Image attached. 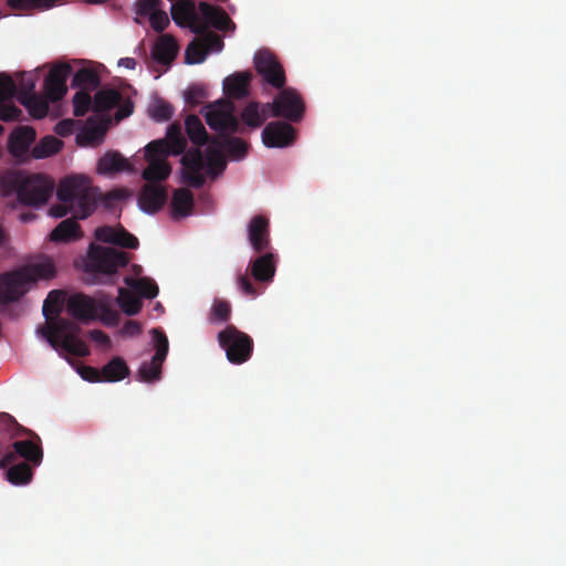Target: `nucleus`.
Returning a JSON list of instances; mask_svg holds the SVG:
<instances>
[{"label": "nucleus", "instance_id": "17", "mask_svg": "<svg viewBox=\"0 0 566 566\" xmlns=\"http://www.w3.org/2000/svg\"><path fill=\"white\" fill-rule=\"evenodd\" d=\"M67 313L81 323H88L97 318V301L84 293H74L66 303Z\"/></svg>", "mask_w": 566, "mask_h": 566}, {"label": "nucleus", "instance_id": "34", "mask_svg": "<svg viewBox=\"0 0 566 566\" xmlns=\"http://www.w3.org/2000/svg\"><path fill=\"white\" fill-rule=\"evenodd\" d=\"M101 81L98 74L91 69H80L73 76L71 86L80 91H91L98 87Z\"/></svg>", "mask_w": 566, "mask_h": 566}, {"label": "nucleus", "instance_id": "49", "mask_svg": "<svg viewBox=\"0 0 566 566\" xmlns=\"http://www.w3.org/2000/svg\"><path fill=\"white\" fill-rule=\"evenodd\" d=\"M207 98L206 90L200 85H192L185 92V101L192 106L201 104Z\"/></svg>", "mask_w": 566, "mask_h": 566}, {"label": "nucleus", "instance_id": "50", "mask_svg": "<svg viewBox=\"0 0 566 566\" xmlns=\"http://www.w3.org/2000/svg\"><path fill=\"white\" fill-rule=\"evenodd\" d=\"M148 18H149L151 28L156 32H163L169 24L168 14L160 9H158L156 12L150 14Z\"/></svg>", "mask_w": 566, "mask_h": 566}, {"label": "nucleus", "instance_id": "45", "mask_svg": "<svg viewBox=\"0 0 566 566\" xmlns=\"http://www.w3.org/2000/svg\"><path fill=\"white\" fill-rule=\"evenodd\" d=\"M209 27L210 25H207V28ZM198 34L201 35V41L207 49V53L220 52L223 49V39L216 32L209 31V29H205L203 32H199Z\"/></svg>", "mask_w": 566, "mask_h": 566}, {"label": "nucleus", "instance_id": "35", "mask_svg": "<svg viewBox=\"0 0 566 566\" xmlns=\"http://www.w3.org/2000/svg\"><path fill=\"white\" fill-rule=\"evenodd\" d=\"M18 101L29 111L30 115L35 119L44 118L49 112V102L39 97L36 94L32 96H18Z\"/></svg>", "mask_w": 566, "mask_h": 566}, {"label": "nucleus", "instance_id": "42", "mask_svg": "<svg viewBox=\"0 0 566 566\" xmlns=\"http://www.w3.org/2000/svg\"><path fill=\"white\" fill-rule=\"evenodd\" d=\"M174 107L163 98H157L149 107V115L157 122H166L171 118Z\"/></svg>", "mask_w": 566, "mask_h": 566}, {"label": "nucleus", "instance_id": "40", "mask_svg": "<svg viewBox=\"0 0 566 566\" xmlns=\"http://www.w3.org/2000/svg\"><path fill=\"white\" fill-rule=\"evenodd\" d=\"M64 293L62 291L53 290L48 294L42 307L43 315L46 319L59 315L64 302Z\"/></svg>", "mask_w": 566, "mask_h": 566}, {"label": "nucleus", "instance_id": "47", "mask_svg": "<svg viewBox=\"0 0 566 566\" xmlns=\"http://www.w3.org/2000/svg\"><path fill=\"white\" fill-rule=\"evenodd\" d=\"M17 94V84L7 74H0V102H7Z\"/></svg>", "mask_w": 566, "mask_h": 566}, {"label": "nucleus", "instance_id": "39", "mask_svg": "<svg viewBox=\"0 0 566 566\" xmlns=\"http://www.w3.org/2000/svg\"><path fill=\"white\" fill-rule=\"evenodd\" d=\"M242 122L250 128H259L264 124V115L261 114V103L252 101L241 112Z\"/></svg>", "mask_w": 566, "mask_h": 566}, {"label": "nucleus", "instance_id": "48", "mask_svg": "<svg viewBox=\"0 0 566 566\" xmlns=\"http://www.w3.org/2000/svg\"><path fill=\"white\" fill-rule=\"evenodd\" d=\"M22 111L12 103L0 102V119L3 122L20 120Z\"/></svg>", "mask_w": 566, "mask_h": 566}, {"label": "nucleus", "instance_id": "19", "mask_svg": "<svg viewBox=\"0 0 566 566\" xmlns=\"http://www.w3.org/2000/svg\"><path fill=\"white\" fill-rule=\"evenodd\" d=\"M167 200V190L158 184H146L138 196L139 208L147 213L159 211Z\"/></svg>", "mask_w": 566, "mask_h": 566}, {"label": "nucleus", "instance_id": "8", "mask_svg": "<svg viewBox=\"0 0 566 566\" xmlns=\"http://www.w3.org/2000/svg\"><path fill=\"white\" fill-rule=\"evenodd\" d=\"M221 348L226 350L230 363L240 365L250 359L253 352L252 338L239 331L234 325H228L218 334Z\"/></svg>", "mask_w": 566, "mask_h": 566}, {"label": "nucleus", "instance_id": "38", "mask_svg": "<svg viewBox=\"0 0 566 566\" xmlns=\"http://www.w3.org/2000/svg\"><path fill=\"white\" fill-rule=\"evenodd\" d=\"M206 160L211 175L216 176L226 169L223 153L220 147L212 144V139L206 149Z\"/></svg>", "mask_w": 566, "mask_h": 566}, {"label": "nucleus", "instance_id": "18", "mask_svg": "<svg viewBox=\"0 0 566 566\" xmlns=\"http://www.w3.org/2000/svg\"><path fill=\"white\" fill-rule=\"evenodd\" d=\"M248 239L252 249L261 253L270 247V221L265 216H254L248 224Z\"/></svg>", "mask_w": 566, "mask_h": 566}, {"label": "nucleus", "instance_id": "44", "mask_svg": "<svg viewBox=\"0 0 566 566\" xmlns=\"http://www.w3.org/2000/svg\"><path fill=\"white\" fill-rule=\"evenodd\" d=\"M98 313L97 318L107 326H115L118 324L119 314L113 306L106 302H97Z\"/></svg>", "mask_w": 566, "mask_h": 566}, {"label": "nucleus", "instance_id": "6", "mask_svg": "<svg viewBox=\"0 0 566 566\" xmlns=\"http://www.w3.org/2000/svg\"><path fill=\"white\" fill-rule=\"evenodd\" d=\"M8 182L15 191L18 201L25 206L44 205L53 191V182L41 174L27 177L14 175Z\"/></svg>", "mask_w": 566, "mask_h": 566}, {"label": "nucleus", "instance_id": "60", "mask_svg": "<svg viewBox=\"0 0 566 566\" xmlns=\"http://www.w3.org/2000/svg\"><path fill=\"white\" fill-rule=\"evenodd\" d=\"M136 60L133 57H123L119 60L118 65L124 66L129 70H134L136 67Z\"/></svg>", "mask_w": 566, "mask_h": 566}, {"label": "nucleus", "instance_id": "16", "mask_svg": "<svg viewBox=\"0 0 566 566\" xmlns=\"http://www.w3.org/2000/svg\"><path fill=\"white\" fill-rule=\"evenodd\" d=\"M13 452L6 453L1 460H0V468L4 469L9 465H11L15 460L17 457L23 458L27 463H31L32 465L36 467L40 465L43 458V451L39 443L34 442L33 440H20L15 441L12 444Z\"/></svg>", "mask_w": 566, "mask_h": 566}, {"label": "nucleus", "instance_id": "1", "mask_svg": "<svg viewBox=\"0 0 566 566\" xmlns=\"http://www.w3.org/2000/svg\"><path fill=\"white\" fill-rule=\"evenodd\" d=\"M60 201L50 208V216L63 218L72 212L75 218L86 219L97 208L102 193L88 177L77 175L63 178L56 189Z\"/></svg>", "mask_w": 566, "mask_h": 566}, {"label": "nucleus", "instance_id": "46", "mask_svg": "<svg viewBox=\"0 0 566 566\" xmlns=\"http://www.w3.org/2000/svg\"><path fill=\"white\" fill-rule=\"evenodd\" d=\"M231 315V306L229 302L224 300H216L211 308V322L226 323L229 321Z\"/></svg>", "mask_w": 566, "mask_h": 566}, {"label": "nucleus", "instance_id": "23", "mask_svg": "<svg viewBox=\"0 0 566 566\" xmlns=\"http://www.w3.org/2000/svg\"><path fill=\"white\" fill-rule=\"evenodd\" d=\"M96 171L99 175L109 176L122 171H133V168L120 153L111 150L98 159Z\"/></svg>", "mask_w": 566, "mask_h": 566}, {"label": "nucleus", "instance_id": "13", "mask_svg": "<svg viewBox=\"0 0 566 566\" xmlns=\"http://www.w3.org/2000/svg\"><path fill=\"white\" fill-rule=\"evenodd\" d=\"M181 165L184 182L195 188H200L205 185L206 178L201 171L206 166V161L200 146L190 148L186 153L184 151Z\"/></svg>", "mask_w": 566, "mask_h": 566}, {"label": "nucleus", "instance_id": "62", "mask_svg": "<svg viewBox=\"0 0 566 566\" xmlns=\"http://www.w3.org/2000/svg\"><path fill=\"white\" fill-rule=\"evenodd\" d=\"M34 217H35V216H34L33 213H22V214L20 216V219H21V221H23V222H29V221L33 220V219H34Z\"/></svg>", "mask_w": 566, "mask_h": 566}, {"label": "nucleus", "instance_id": "4", "mask_svg": "<svg viewBox=\"0 0 566 566\" xmlns=\"http://www.w3.org/2000/svg\"><path fill=\"white\" fill-rule=\"evenodd\" d=\"M55 266L51 259L30 263L21 269L0 274V305L19 301L38 280L55 276Z\"/></svg>", "mask_w": 566, "mask_h": 566}, {"label": "nucleus", "instance_id": "56", "mask_svg": "<svg viewBox=\"0 0 566 566\" xmlns=\"http://www.w3.org/2000/svg\"><path fill=\"white\" fill-rule=\"evenodd\" d=\"M92 340L99 344L101 346L108 347L111 345V339L106 333L101 329H93L88 333Z\"/></svg>", "mask_w": 566, "mask_h": 566}, {"label": "nucleus", "instance_id": "51", "mask_svg": "<svg viewBox=\"0 0 566 566\" xmlns=\"http://www.w3.org/2000/svg\"><path fill=\"white\" fill-rule=\"evenodd\" d=\"M161 0H138L136 11L139 15L149 17L159 9Z\"/></svg>", "mask_w": 566, "mask_h": 566}, {"label": "nucleus", "instance_id": "43", "mask_svg": "<svg viewBox=\"0 0 566 566\" xmlns=\"http://www.w3.org/2000/svg\"><path fill=\"white\" fill-rule=\"evenodd\" d=\"M93 99L90 91H78L73 97V114L76 117L84 116L92 109Z\"/></svg>", "mask_w": 566, "mask_h": 566}, {"label": "nucleus", "instance_id": "41", "mask_svg": "<svg viewBox=\"0 0 566 566\" xmlns=\"http://www.w3.org/2000/svg\"><path fill=\"white\" fill-rule=\"evenodd\" d=\"M207 54L202 41L195 39L186 48L185 62L187 64H200L206 60Z\"/></svg>", "mask_w": 566, "mask_h": 566}, {"label": "nucleus", "instance_id": "3", "mask_svg": "<svg viewBox=\"0 0 566 566\" xmlns=\"http://www.w3.org/2000/svg\"><path fill=\"white\" fill-rule=\"evenodd\" d=\"M171 18L177 25L188 27L193 33L203 32L207 25L223 32L235 29L234 22L223 9L205 1L199 2L197 10L193 0H175L171 6Z\"/></svg>", "mask_w": 566, "mask_h": 566}, {"label": "nucleus", "instance_id": "11", "mask_svg": "<svg viewBox=\"0 0 566 566\" xmlns=\"http://www.w3.org/2000/svg\"><path fill=\"white\" fill-rule=\"evenodd\" d=\"M151 332L156 342V353L150 361L142 363L138 369V378L145 382H151L160 379L161 366L169 349V343L166 334L158 328H154Z\"/></svg>", "mask_w": 566, "mask_h": 566}, {"label": "nucleus", "instance_id": "9", "mask_svg": "<svg viewBox=\"0 0 566 566\" xmlns=\"http://www.w3.org/2000/svg\"><path fill=\"white\" fill-rule=\"evenodd\" d=\"M169 155V145L165 140H153L145 147L147 168L143 171V178L147 184H156L166 180L171 172V167L166 160Z\"/></svg>", "mask_w": 566, "mask_h": 566}, {"label": "nucleus", "instance_id": "52", "mask_svg": "<svg viewBox=\"0 0 566 566\" xmlns=\"http://www.w3.org/2000/svg\"><path fill=\"white\" fill-rule=\"evenodd\" d=\"M35 81L32 75L22 76L19 81V85L17 86L15 96H23L24 94L28 96H32L35 94Z\"/></svg>", "mask_w": 566, "mask_h": 566}, {"label": "nucleus", "instance_id": "28", "mask_svg": "<svg viewBox=\"0 0 566 566\" xmlns=\"http://www.w3.org/2000/svg\"><path fill=\"white\" fill-rule=\"evenodd\" d=\"M185 128L188 138L196 146H203L207 143L210 144L211 138L209 137L201 119L197 115H188L185 120Z\"/></svg>", "mask_w": 566, "mask_h": 566}, {"label": "nucleus", "instance_id": "12", "mask_svg": "<svg viewBox=\"0 0 566 566\" xmlns=\"http://www.w3.org/2000/svg\"><path fill=\"white\" fill-rule=\"evenodd\" d=\"M254 67L268 84L277 90L285 86L284 69L276 56L269 50H260L255 53Z\"/></svg>", "mask_w": 566, "mask_h": 566}, {"label": "nucleus", "instance_id": "21", "mask_svg": "<svg viewBox=\"0 0 566 566\" xmlns=\"http://www.w3.org/2000/svg\"><path fill=\"white\" fill-rule=\"evenodd\" d=\"M248 270L258 282H271L276 271V258L273 253L266 252L249 263Z\"/></svg>", "mask_w": 566, "mask_h": 566}, {"label": "nucleus", "instance_id": "15", "mask_svg": "<svg viewBox=\"0 0 566 566\" xmlns=\"http://www.w3.org/2000/svg\"><path fill=\"white\" fill-rule=\"evenodd\" d=\"M296 132L291 123L271 122L262 132V142L269 148H284L295 140Z\"/></svg>", "mask_w": 566, "mask_h": 566}, {"label": "nucleus", "instance_id": "57", "mask_svg": "<svg viewBox=\"0 0 566 566\" xmlns=\"http://www.w3.org/2000/svg\"><path fill=\"white\" fill-rule=\"evenodd\" d=\"M139 333H140V325L136 321H127L122 328V334H124V335L134 336V335H138Z\"/></svg>", "mask_w": 566, "mask_h": 566}, {"label": "nucleus", "instance_id": "20", "mask_svg": "<svg viewBox=\"0 0 566 566\" xmlns=\"http://www.w3.org/2000/svg\"><path fill=\"white\" fill-rule=\"evenodd\" d=\"M95 238L98 241L112 243L126 249H137L139 245L138 239L123 227H99L95 230Z\"/></svg>", "mask_w": 566, "mask_h": 566}, {"label": "nucleus", "instance_id": "27", "mask_svg": "<svg viewBox=\"0 0 566 566\" xmlns=\"http://www.w3.org/2000/svg\"><path fill=\"white\" fill-rule=\"evenodd\" d=\"M195 199L192 192L187 188L175 190L171 198V216L174 219L189 216L193 209Z\"/></svg>", "mask_w": 566, "mask_h": 566}, {"label": "nucleus", "instance_id": "14", "mask_svg": "<svg viewBox=\"0 0 566 566\" xmlns=\"http://www.w3.org/2000/svg\"><path fill=\"white\" fill-rule=\"evenodd\" d=\"M72 73L69 63L55 64L44 80L45 97L50 102L61 101L67 93L66 81Z\"/></svg>", "mask_w": 566, "mask_h": 566}, {"label": "nucleus", "instance_id": "25", "mask_svg": "<svg viewBox=\"0 0 566 566\" xmlns=\"http://www.w3.org/2000/svg\"><path fill=\"white\" fill-rule=\"evenodd\" d=\"M252 75L249 72L234 73L223 80V91L227 96L235 99L244 98L249 94Z\"/></svg>", "mask_w": 566, "mask_h": 566}, {"label": "nucleus", "instance_id": "59", "mask_svg": "<svg viewBox=\"0 0 566 566\" xmlns=\"http://www.w3.org/2000/svg\"><path fill=\"white\" fill-rule=\"evenodd\" d=\"M132 113H133V105L125 104V105L120 106V108L117 111L115 116L117 119H122V118L129 116Z\"/></svg>", "mask_w": 566, "mask_h": 566}, {"label": "nucleus", "instance_id": "63", "mask_svg": "<svg viewBox=\"0 0 566 566\" xmlns=\"http://www.w3.org/2000/svg\"><path fill=\"white\" fill-rule=\"evenodd\" d=\"M119 198H120L119 193L114 191V192H108V193L105 196V198H104V199H105V200H108V199H119Z\"/></svg>", "mask_w": 566, "mask_h": 566}, {"label": "nucleus", "instance_id": "5", "mask_svg": "<svg viewBox=\"0 0 566 566\" xmlns=\"http://www.w3.org/2000/svg\"><path fill=\"white\" fill-rule=\"evenodd\" d=\"M39 332L55 350L62 348L66 353L78 357H85L90 354L87 345L78 338L81 328L74 322L60 318L42 327Z\"/></svg>", "mask_w": 566, "mask_h": 566}, {"label": "nucleus", "instance_id": "10", "mask_svg": "<svg viewBox=\"0 0 566 566\" xmlns=\"http://www.w3.org/2000/svg\"><path fill=\"white\" fill-rule=\"evenodd\" d=\"M274 97V117L287 123H300L305 114V103L301 94L293 87H283Z\"/></svg>", "mask_w": 566, "mask_h": 566}, {"label": "nucleus", "instance_id": "54", "mask_svg": "<svg viewBox=\"0 0 566 566\" xmlns=\"http://www.w3.org/2000/svg\"><path fill=\"white\" fill-rule=\"evenodd\" d=\"M78 374L84 380L91 382H101L103 379L101 369L92 366H81Z\"/></svg>", "mask_w": 566, "mask_h": 566}, {"label": "nucleus", "instance_id": "53", "mask_svg": "<svg viewBox=\"0 0 566 566\" xmlns=\"http://www.w3.org/2000/svg\"><path fill=\"white\" fill-rule=\"evenodd\" d=\"M238 286L241 290V292L250 297H256L259 295V291L254 286V284L251 282L248 274H241L238 277Z\"/></svg>", "mask_w": 566, "mask_h": 566}, {"label": "nucleus", "instance_id": "2", "mask_svg": "<svg viewBox=\"0 0 566 566\" xmlns=\"http://www.w3.org/2000/svg\"><path fill=\"white\" fill-rule=\"evenodd\" d=\"M209 127L219 133L212 137V144L220 147L231 159L240 160L248 154L249 144L230 134L239 132V120L234 115V104L228 99H219L201 109Z\"/></svg>", "mask_w": 566, "mask_h": 566}, {"label": "nucleus", "instance_id": "29", "mask_svg": "<svg viewBox=\"0 0 566 566\" xmlns=\"http://www.w3.org/2000/svg\"><path fill=\"white\" fill-rule=\"evenodd\" d=\"M102 381L116 382L125 379L129 375V368L125 360L120 357L112 358L101 369Z\"/></svg>", "mask_w": 566, "mask_h": 566}, {"label": "nucleus", "instance_id": "22", "mask_svg": "<svg viewBox=\"0 0 566 566\" xmlns=\"http://www.w3.org/2000/svg\"><path fill=\"white\" fill-rule=\"evenodd\" d=\"M36 133L31 126H19L9 136L8 147L10 153L20 157L27 154L35 140Z\"/></svg>", "mask_w": 566, "mask_h": 566}, {"label": "nucleus", "instance_id": "30", "mask_svg": "<svg viewBox=\"0 0 566 566\" xmlns=\"http://www.w3.org/2000/svg\"><path fill=\"white\" fill-rule=\"evenodd\" d=\"M122 99V95L114 88L101 90L93 98L92 111L103 113L114 108Z\"/></svg>", "mask_w": 566, "mask_h": 566}, {"label": "nucleus", "instance_id": "37", "mask_svg": "<svg viewBox=\"0 0 566 566\" xmlns=\"http://www.w3.org/2000/svg\"><path fill=\"white\" fill-rule=\"evenodd\" d=\"M33 475L32 468L27 462L12 464L7 471V479L14 485L27 484L31 481Z\"/></svg>", "mask_w": 566, "mask_h": 566}, {"label": "nucleus", "instance_id": "32", "mask_svg": "<svg viewBox=\"0 0 566 566\" xmlns=\"http://www.w3.org/2000/svg\"><path fill=\"white\" fill-rule=\"evenodd\" d=\"M116 303L128 316L138 314L143 306L142 298L133 290H127L124 287L118 289Z\"/></svg>", "mask_w": 566, "mask_h": 566}, {"label": "nucleus", "instance_id": "58", "mask_svg": "<svg viewBox=\"0 0 566 566\" xmlns=\"http://www.w3.org/2000/svg\"><path fill=\"white\" fill-rule=\"evenodd\" d=\"M274 101L271 103L261 104V114L264 115V123L272 116L274 117Z\"/></svg>", "mask_w": 566, "mask_h": 566}, {"label": "nucleus", "instance_id": "33", "mask_svg": "<svg viewBox=\"0 0 566 566\" xmlns=\"http://www.w3.org/2000/svg\"><path fill=\"white\" fill-rule=\"evenodd\" d=\"M62 146V140L52 135H48L41 138L38 144H35L31 150V155L35 159H43L59 153Z\"/></svg>", "mask_w": 566, "mask_h": 566}, {"label": "nucleus", "instance_id": "31", "mask_svg": "<svg viewBox=\"0 0 566 566\" xmlns=\"http://www.w3.org/2000/svg\"><path fill=\"white\" fill-rule=\"evenodd\" d=\"M124 283L139 297L154 298L158 295L159 289L156 282L149 277L134 279L126 276Z\"/></svg>", "mask_w": 566, "mask_h": 566}, {"label": "nucleus", "instance_id": "55", "mask_svg": "<svg viewBox=\"0 0 566 566\" xmlns=\"http://www.w3.org/2000/svg\"><path fill=\"white\" fill-rule=\"evenodd\" d=\"M73 124L72 119H62L55 125L54 132L62 137L70 136L73 133Z\"/></svg>", "mask_w": 566, "mask_h": 566}, {"label": "nucleus", "instance_id": "7", "mask_svg": "<svg viewBox=\"0 0 566 566\" xmlns=\"http://www.w3.org/2000/svg\"><path fill=\"white\" fill-rule=\"evenodd\" d=\"M129 262L128 253L102 245L91 244L85 261V272L92 274H113Z\"/></svg>", "mask_w": 566, "mask_h": 566}, {"label": "nucleus", "instance_id": "24", "mask_svg": "<svg viewBox=\"0 0 566 566\" xmlns=\"http://www.w3.org/2000/svg\"><path fill=\"white\" fill-rule=\"evenodd\" d=\"M179 46L170 34L161 35L151 50L155 62L163 65H170L178 54Z\"/></svg>", "mask_w": 566, "mask_h": 566}, {"label": "nucleus", "instance_id": "36", "mask_svg": "<svg viewBox=\"0 0 566 566\" xmlns=\"http://www.w3.org/2000/svg\"><path fill=\"white\" fill-rule=\"evenodd\" d=\"M169 145V155H181L187 147V140L181 133V126L178 123L169 125L167 128L166 139Z\"/></svg>", "mask_w": 566, "mask_h": 566}, {"label": "nucleus", "instance_id": "61", "mask_svg": "<svg viewBox=\"0 0 566 566\" xmlns=\"http://www.w3.org/2000/svg\"><path fill=\"white\" fill-rule=\"evenodd\" d=\"M0 418H1V419H3V420H6L8 423H12V424H14V426H19V424L17 423L15 419H14L12 416L8 415V413H1V415H0Z\"/></svg>", "mask_w": 566, "mask_h": 566}, {"label": "nucleus", "instance_id": "26", "mask_svg": "<svg viewBox=\"0 0 566 566\" xmlns=\"http://www.w3.org/2000/svg\"><path fill=\"white\" fill-rule=\"evenodd\" d=\"M80 218H67L61 221L50 233L53 242H71L77 241L83 237L82 229L77 222Z\"/></svg>", "mask_w": 566, "mask_h": 566}, {"label": "nucleus", "instance_id": "64", "mask_svg": "<svg viewBox=\"0 0 566 566\" xmlns=\"http://www.w3.org/2000/svg\"><path fill=\"white\" fill-rule=\"evenodd\" d=\"M95 135H96V132H95V130H88V132L86 133V137H87V139H90V140H93V139L95 138Z\"/></svg>", "mask_w": 566, "mask_h": 566}]
</instances>
